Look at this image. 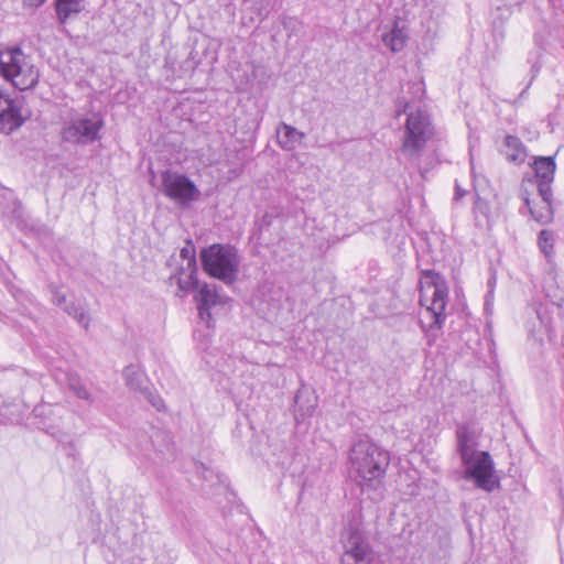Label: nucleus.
I'll return each mask as SVG.
<instances>
[{
	"label": "nucleus",
	"instance_id": "11",
	"mask_svg": "<svg viewBox=\"0 0 564 564\" xmlns=\"http://www.w3.org/2000/svg\"><path fill=\"white\" fill-rule=\"evenodd\" d=\"M534 170V180L530 183H535L539 196H545L549 191H552V183L556 171V164L553 156H539L535 158L532 164Z\"/></svg>",
	"mask_w": 564,
	"mask_h": 564
},
{
	"label": "nucleus",
	"instance_id": "30",
	"mask_svg": "<svg viewBox=\"0 0 564 564\" xmlns=\"http://www.w3.org/2000/svg\"><path fill=\"white\" fill-rule=\"evenodd\" d=\"M466 191L460 187V185L456 182L455 183V195H454V199L455 200H460L465 195H466Z\"/></svg>",
	"mask_w": 564,
	"mask_h": 564
},
{
	"label": "nucleus",
	"instance_id": "18",
	"mask_svg": "<svg viewBox=\"0 0 564 564\" xmlns=\"http://www.w3.org/2000/svg\"><path fill=\"white\" fill-rule=\"evenodd\" d=\"M170 280L176 281L178 285V291L181 292L180 296H184L186 293L197 289L199 285L197 279V267L185 268L184 265H181L178 273L176 275H172Z\"/></svg>",
	"mask_w": 564,
	"mask_h": 564
},
{
	"label": "nucleus",
	"instance_id": "14",
	"mask_svg": "<svg viewBox=\"0 0 564 564\" xmlns=\"http://www.w3.org/2000/svg\"><path fill=\"white\" fill-rule=\"evenodd\" d=\"M478 442L475 431L466 424H459L456 430V449L462 463H467L469 457L480 453L477 451Z\"/></svg>",
	"mask_w": 564,
	"mask_h": 564
},
{
	"label": "nucleus",
	"instance_id": "20",
	"mask_svg": "<svg viewBox=\"0 0 564 564\" xmlns=\"http://www.w3.org/2000/svg\"><path fill=\"white\" fill-rule=\"evenodd\" d=\"M85 0H55V12L59 23L65 24L68 19L79 14L85 6Z\"/></svg>",
	"mask_w": 564,
	"mask_h": 564
},
{
	"label": "nucleus",
	"instance_id": "10",
	"mask_svg": "<svg viewBox=\"0 0 564 564\" xmlns=\"http://www.w3.org/2000/svg\"><path fill=\"white\" fill-rule=\"evenodd\" d=\"M525 182H531V178H523L520 188V197L524 203V206L529 209L531 217L541 225L550 224L554 218L553 210V192L549 191L545 196H540V202H532L530 198V192L525 187Z\"/></svg>",
	"mask_w": 564,
	"mask_h": 564
},
{
	"label": "nucleus",
	"instance_id": "21",
	"mask_svg": "<svg viewBox=\"0 0 564 564\" xmlns=\"http://www.w3.org/2000/svg\"><path fill=\"white\" fill-rule=\"evenodd\" d=\"M67 387L78 399L86 401L88 404L93 403L94 398L91 393L78 377L69 375L67 377Z\"/></svg>",
	"mask_w": 564,
	"mask_h": 564
},
{
	"label": "nucleus",
	"instance_id": "6",
	"mask_svg": "<svg viewBox=\"0 0 564 564\" xmlns=\"http://www.w3.org/2000/svg\"><path fill=\"white\" fill-rule=\"evenodd\" d=\"M162 193L182 208H187L200 196V191L185 174L164 171L161 174Z\"/></svg>",
	"mask_w": 564,
	"mask_h": 564
},
{
	"label": "nucleus",
	"instance_id": "29",
	"mask_svg": "<svg viewBox=\"0 0 564 564\" xmlns=\"http://www.w3.org/2000/svg\"><path fill=\"white\" fill-rule=\"evenodd\" d=\"M315 408H316V403L310 404L306 408L299 405V409L296 410V413H295V420L297 422H300V421H304L305 417L312 416L315 411Z\"/></svg>",
	"mask_w": 564,
	"mask_h": 564
},
{
	"label": "nucleus",
	"instance_id": "25",
	"mask_svg": "<svg viewBox=\"0 0 564 564\" xmlns=\"http://www.w3.org/2000/svg\"><path fill=\"white\" fill-rule=\"evenodd\" d=\"M180 258L182 259L181 265H184L185 268L197 267L195 246L191 241H187L180 250Z\"/></svg>",
	"mask_w": 564,
	"mask_h": 564
},
{
	"label": "nucleus",
	"instance_id": "2",
	"mask_svg": "<svg viewBox=\"0 0 564 564\" xmlns=\"http://www.w3.org/2000/svg\"><path fill=\"white\" fill-rule=\"evenodd\" d=\"M401 113L406 115V121L400 151L409 161L417 162L434 134L430 115L420 108L414 110L409 102L397 112L398 116Z\"/></svg>",
	"mask_w": 564,
	"mask_h": 564
},
{
	"label": "nucleus",
	"instance_id": "17",
	"mask_svg": "<svg viewBox=\"0 0 564 564\" xmlns=\"http://www.w3.org/2000/svg\"><path fill=\"white\" fill-rule=\"evenodd\" d=\"M276 134L280 147L286 151L294 150L305 137L303 132L285 122L280 123Z\"/></svg>",
	"mask_w": 564,
	"mask_h": 564
},
{
	"label": "nucleus",
	"instance_id": "19",
	"mask_svg": "<svg viewBox=\"0 0 564 564\" xmlns=\"http://www.w3.org/2000/svg\"><path fill=\"white\" fill-rule=\"evenodd\" d=\"M408 37L406 30L394 22L391 30L382 35V42L391 52L398 53L404 48Z\"/></svg>",
	"mask_w": 564,
	"mask_h": 564
},
{
	"label": "nucleus",
	"instance_id": "16",
	"mask_svg": "<svg viewBox=\"0 0 564 564\" xmlns=\"http://www.w3.org/2000/svg\"><path fill=\"white\" fill-rule=\"evenodd\" d=\"M500 153L505 159L514 165H521L525 162L528 153L523 142L517 135L507 134L503 139Z\"/></svg>",
	"mask_w": 564,
	"mask_h": 564
},
{
	"label": "nucleus",
	"instance_id": "23",
	"mask_svg": "<svg viewBox=\"0 0 564 564\" xmlns=\"http://www.w3.org/2000/svg\"><path fill=\"white\" fill-rule=\"evenodd\" d=\"M538 246L547 261L551 260L554 252V235L551 230L543 229L538 235Z\"/></svg>",
	"mask_w": 564,
	"mask_h": 564
},
{
	"label": "nucleus",
	"instance_id": "28",
	"mask_svg": "<svg viewBox=\"0 0 564 564\" xmlns=\"http://www.w3.org/2000/svg\"><path fill=\"white\" fill-rule=\"evenodd\" d=\"M147 400L152 404L153 408H155L158 411H163L165 410V404H164V401L162 400V398L158 394H154L153 392H151L150 390L145 389L143 391Z\"/></svg>",
	"mask_w": 564,
	"mask_h": 564
},
{
	"label": "nucleus",
	"instance_id": "15",
	"mask_svg": "<svg viewBox=\"0 0 564 564\" xmlns=\"http://www.w3.org/2000/svg\"><path fill=\"white\" fill-rule=\"evenodd\" d=\"M199 317L204 321L212 318L210 308L220 303L217 288L214 284L204 283L195 296Z\"/></svg>",
	"mask_w": 564,
	"mask_h": 564
},
{
	"label": "nucleus",
	"instance_id": "24",
	"mask_svg": "<svg viewBox=\"0 0 564 564\" xmlns=\"http://www.w3.org/2000/svg\"><path fill=\"white\" fill-rule=\"evenodd\" d=\"M64 311L72 317H74L79 325H82L85 329L88 328L90 318L87 312L79 305L75 303L66 304L64 306Z\"/></svg>",
	"mask_w": 564,
	"mask_h": 564
},
{
	"label": "nucleus",
	"instance_id": "26",
	"mask_svg": "<svg viewBox=\"0 0 564 564\" xmlns=\"http://www.w3.org/2000/svg\"><path fill=\"white\" fill-rule=\"evenodd\" d=\"M489 204L482 199L478 194H476L475 202H474V214L476 217L478 215L484 216L486 219H489Z\"/></svg>",
	"mask_w": 564,
	"mask_h": 564
},
{
	"label": "nucleus",
	"instance_id": "13",
	"mask_svg": "<svg viewBox=\"0 0 564 564\" xmlns=\"http://www.w3.org/2000/svg\"><path fill=\"white\" fill-rule=\"evenodd\" d=\"M524 0H499L492 11V36L496 42H502L506 36L505 24L516 10H520Z\"/></svg>",
	"mask_w": 564,
	"mask_h": 564
},
{
	"label": "nucleus",
	"instance_id": "32",
	"mask_svg": "<svg viewBox=\"0 0 564 564\" xmlns=\"http://www.w3.org/2000/svg\"><path fill=\"white\" fill-rule=\"evenodd\" d=\"M414 86L416 87L417 90L423 91L422 83H416V84H414Z\"/></svg>",
	"mask_w": 564,
	"mask_h": 564
},
{
	"label": "nucleus",
	"instance_id": "4",
	"mask_svg": "<svg viewBox=\"0 0 564 564\" xmlns=\"http://www.w3.org/2000/svg\"><path fill=\"white\" fill-rule=\"evenodd\" d=\"M0 73L20 90L34 88L40 78L39 70L20 47L0 52Z\"/></svg>",
	"mask_w": 564,
	"mask_h": 564
},
{
	"label": "nucleus",
	"instance_id": "9",
	"mask_svg": "<svg viewBox=\"0 0 564 564\" xmlns=\"http://www.w3.org/2000/svg\"><path fill=\"white\" fill-rule=\"evenodd\" d=\"M462 464L465 467L464 479L474 480L477 488L491 492L498 485L494 477L495 464L488 452H480Z\"/></svg>",
	"mask_w": 564,
	"mask_h": 564
},
{
	"label": "nucleus",
	"instance_id": "5",
	"mask_svg": "<svg viewBox=\"0 0 564 564\" xmlns=\"http://www.w3.org/2000/svg\"><path fill=\"white\" fill-rule=\"evenodd\" d=\"M421 296L420 302L426 306V310L433 323L430 328H441L445 322V308L447 304L448 289L444 278L433 271L425 270L421 278Z\"/></svg>",
	"mask_w": 564,
	"mask_h": 564
},
{
	"label": "nucleus",
	"instance_id": "22",
	"mask_svg": "<svg viewBox=\"0 0 564 564\" xmlns=\"http://www.w3.org/2000/svg\"><path fill=\"white\" fill-rule=\"evenodd\" d=\"M126 383L133 390H141L144 381V373L134 365L127 366L123 370Z\"/></svg>",
	"mask_w": 564,
	"mask_h": 564
},
{
	"label": "nucleus",
	"instance_id": "1",
	"mask_svg": "<svg viewBox=\"0 0 564 564\" xmlns=\"http://www.w3.org/2000/svg\"><path fill=\"white\" fill-rule=\"evenodd\" d=\"M390 455L368 438H359L349 451V474L362 490H376L383 481Z\"/></svg>",
	"mask_w": 564,
	"mask_h": 564
},
{
	"label": "nucleus",
	"instance_id": "7",
	"mask_svg": "<svg viewBox=\"0 0 564 564\" xmlns=\"http://www.w3.org/2000/svg\"><path fill=\"white\" fill-rule=\"evenodd\" d=\"M343 554L340 564H371L373 550L365 532L355 525L346 528L340 536Z\"/></svg>",
	"mask_w": 564,
	"mask_h": 564
},
{
	"label": "nucleus",
	"instance_id": "34",
	"mask_svg": "<svg viewBox=\"0 0 564 564\" xmlns=\"http://www.w3.org/2000/svg\"><path fill=\"white\" fill-rule=\"evenodd\" d=\"M299 401H300V394H296L295 397V403L299 405Z\"/></svg>",
	"mask_w": 564,
	"mask_h": 564
},
{
	"label": "nucleus",
	"instance_id": "12",
	"mask_svg": "<svg viewBox=\"0 0 564 564\" xmlns=\"http://www.w3.org/2000/svg\"><path fill=\"white\" fill-rule=\"evenodd\" d=\"M23 122L18 101L9 95L0 93V131L9 134L20 128Z\"/></svg>",
	"mask_w": 564,
	"mask_h": 564
},
{
	"label": "nucleus",
	"instance_id": "31",
	"mask_svg": "<svg viewBox=\"0 0 564 564\" xmlns=\"http://www.w3.org/2000/svg\"><path fill=\"white\" fill-rule=\"evenodd\" d=\"M296 25H297V20L292 19V18H290L283 22V26L285 30H294Z\"/></svg>",
	"mask_w": 564,
	"mask_h": 564
},
{
	"label": "nucleus",
	"instance_id": "8",
	"mask_svg": "<svg viewBox=\"0 0 564 564\" xmlns=\"http://www.w3.org/2000/svg\"><path fill=\"white\" fill-rule=\"evenodd\" d=\"M102 128L104 120L98 115L76 117L64 124L61 135L65 142L87 145L100 139Z\"/></svg>",
	"mask_w": 564,
	"mask_h": 564
},
{
	"label": "nucleus",
	"instance_id": "27",
	"mask_svg": "<svg viewBox=\"0 0 564 564\" xmlns=\"http://www.w3.org/2000/svg\"><path fill=\"white\" fill-rule=\"evenodd\" d=\"M50 292L52 294V302L56 306L66 305V295L62 292V290L55 284H50Z\"/></svg>",
	"mask_w": 564,
	"mask_h": 564
},
{
	"label": "nucleus",
	"instance_id": "3",
	"mask_svg": "<svg viewBox=\"0 0 564 564\" xmlns=\"http://www.w3.org/2000/svg\"><path fill=\"white\" fill-rule=\"evenodd\" d=\"M204 271L226 284L236 282L240 268L238 250L231 245L214 243L200 252Z\"/></svg>",
	"mask_w": 564,
	"mask_h": 564
},
{
	"label": "nucleus",
	"instance_id": "33",
	"mask_svg": "<svg viewBox=\"0 0 564 564\" xmlns=\"http://www.w3.org/2000/svg\"><path fill=\"white\" fill-rule=\"evenodd\" d=\"M36 6L44 3L45 0H34Z\"/></svg>",
	"mask_w": 564,
	"mask_h": 564
}]
</instances>
